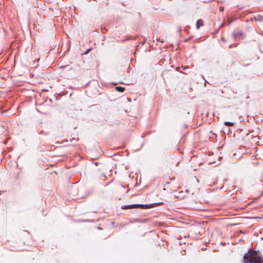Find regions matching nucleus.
Segmentation results:
<instances>
[{
	"instance_id": "5",
	"label": "nucleus",
	"mask_w": 263,
	"mask_h": 263,
	"mask_svg": "<svg viewBox=\"0 0 263 263\" xmlns=\"http://www.w3.org/2000/svg\"><path fill=\"white\" fill-rule=\"evenodd\" d=\"M115 89L119 92H122L125 90V88L122 86H117L115 87Z\"/></svg>"
},
{
	"instance_id": "3",
	"label": "nucleus",
	"mask_w": 263,
	"mask_h": 263,
	"mask_svg": "<svg viewBox=\"0 0 263 263\" xmlns=\"http://www.w3.org/2000/svg\"><path fill=\"white\" fill-rule=\"evenodd\" d=\"M196 28L197 29H199V28L202 26H203V21L200 19V20H198L197 21V23H196Z\"/></svg>"
},
{
	"instance_id": "10",
	"label": "nucleus",
	"mask_w": 263,
	"mask_h": 263,
	"mask_svg": "<svg viewBox=\"0 0 263 263\" xmlns=\"http://www.w3.org/2000/svg\"><path fill=\"white\" fill-rule=\"evenodd\" d=\"M262 263H263V259H262Z\"/></svg>"
},
{
	"instance_id": "8",
	"label": "nucleus",
	"mask_w": 263,
	"mask_h": 263,
	"mask_svg": "<svg viewBox=\"0 0 263 263\" xmlns=\"http://www.w3.org/2000/svg\"><path fill=\"white\" fill-rule=\"evenodd\" d=\"M91 50V49H90H90H87V50L86 51V52H85V53H84V54H88V53L90 51V50Z\"/></svg>"
},
{
	"instance_id": "6",
	"label": "nucleus",
	"mask_w": 263,
	"mask_h": 263,
	"mask_svg": "<svg viewBox=\"0 0 263 263\" xmlns=\"http://www.w3.org/2000/svg\"><path fill=\"white\" fill-rule=\"evenodd\" d=\"M122 208L123 209H133V208H135V204H131V205H124V206H123V207Z\"/></svg>"
},
{
	"instance_id": "9",
	"label": "nucleus",
	"mask_w": 263,
	"mask_h": 263,
	"mask_svg": "<svg viewBox=\"0 0 263 263\" xmlns=\"http://www.w3.org/2000/svg\"><path fill=\"white\" fill-rule=\"evenodd\" d=\"M221 40L223 42H224V41H225L223 37H221Z\"/></svg>"
},
{
	"instance_id": "1",
	"label": "nucleus",
	"mask_w": 263,
	"mask_h": 263,
	"mask_svg": "<svg viewBox=\"0 0 263 263\" xmlns=\"http://www.w3.org/2000/svg\"><path fill=\"white\" fill-rule=\"evenodd\" d=\"M245 263H262V257L255 251H249L243 257Z\"/></svg>"
},
{
	"instance_id": "7",
	"label": "nucleus",
	"mask_w": 263,
	"mask_h": 263,
	"mask_svg": "<svg viewBox=\"0 0 263 263\" xmlns=\"http://www.w3.org/2000/svg\"><path fill=\"white\" fill-rule=\"evenodd\" d=\"M224 125L227 126H232L233 125V123L232 122L227 121L224 122Z\"/></svg>"
},
{
	"instance_id": "4",
	"label": "nucleus",
	"mask_w": 263,
	"mask_h": 263,
	"mask_svg": "<svg viewBox=\"0 0 263 263\" xmlns=\"http://www.w3.org/2000/svg\"><path fill=\"white\" fill-rule=\"evenodd\" d=\"M254 19L256 22H262L263 16L259 15H257L254 17Z\"/></svg>"
},
{
	"instance_id": "2",
	"label": "nucleus",
	"mask_w": 263,
	"mask_h": 263,
	"mask_svg": "<svg viewBox=\"0 0 263 263\" xmlns=\"http://www.w3.org/2000/svg\"><path fill=\"white\" fill-rule=\"evenodd\" d=\"M155 204H135V208H140V209H149L155 206Z\"/></svg>"
}]
</instances>
